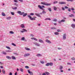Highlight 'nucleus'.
Masks as SVG:
<instances>
[{"label": "nucleus", "instance_id": "nucleus-43", "mask_svg": "<svg viewBox=\"0 0 75 75\" xmlns=\"http://www.w3.org/2000/svg\"><path fill=\"white\" fill-rule=\"evenodd\" d=\"M25 68H26V69H28L29 68V67L27 66H25Z\"/></svg>", "mask_w": 75, "mask_h": 75}, {"label": "nucleus", "instance_id": "nucleus-24", "mask_svg": "<svg viewBox=\"0 0 75 75\" xmlns=\"http://www.w3.org/2000/svg\"><path fill=\"white\" fill-rule=\"evenodd\" d=\"M25 49L27 51H30V49L28 47H25Z\"/></svg>", "mask_w": 75, "mask_h": 75}, {"label": "nucleus", "instance_id": "nucleus-22", "mask_svg": "<svg viewBox=\"0 0 75 75\" xmlns=\"http://www.w3.org/2000/svg\"><path fill=\"white\" fill-rule=\"evenodd\" d=\"M51 29L52 30H56V29H57L56 28H55L54 27H52L51 28Z\"/></svg>", "mask_w": 75, "mask_h": 75}, {"label": "nucleus", "instance_id": "nucleus-62", "mask_svg": "<svg viewBox=\"0 0 75 75\" xmlns=\"http://www.w3.org/2000/svg\"><path fill=\"white\" fill-rule=\"evenodd\" d=\"M9 75H12V73L11 72H10L9 74Z\"/></svg>", "mask_w": 75, "mask_h": 75}, {"label": "nucleus", "instance_id": "nucleus-14", "mask_svg": "<svg viewBox=\"0 0 75 75\" xmlns=\"http://www.w3.org/2000/svg\"><path fill=\"white\" fill-rule=\"evenodd\" d=\"M35 15L36 16H38V17H41V15H40V14H38L37 13H35Z\"/></svg>", "mask_w": 75, "mask_h": 75}, {"label": "nucleus", "instance_id": "nucleus-60", "mask_svg": "<svg viewBox=\"0 0 75 75\" xmlns=\"http://www.w3.org/2000/svg\"><path fill=\"white\" fill-rule=\"evenodd\" d=\"M35 38H31V39H32V40H34Z\"/></svg>", "mask_w": 75, "mask_h": 75}, {"label": "nucleus", "instance_id": "nucleus-55", "mask_svg": "<svg viewBox=\"0 0 75 75\" xmlns=\"http://www.w3.org/2000/svg\"><path fill=\"white\" fill-rule=\"evenodd\" d=\"M57 32H61V31H60V30L59 29H57Z\"/></svg>", "mask_w": 75, "mask_h": 75}, {"label": "nucleus", "instance_id": "nucleus-15", "mask_svg": "<svg viewBox=\"0 0 75 75\" xmlns=\"http://www.w3.org/2000/svg\"><path fill=\"white\" fill-rule=\"evenodd\" d=\"M37 57H42V55L40 54H38L36 55Z\"/></svg>", "mask_w": 75, "mask_h": 75}, {"label": "nucleus", "instance_id": "nucleus-47", "mask_svg": "<svg viewBox=\"0 0 75 75\" xmlns=\"http://www.w3.org/2000/svg\"><path fill=\"white\" fill-rule=\"evenodd\" d=\"M40 62L41 64H43L44 63V62L43 61H40Z\"/></svg>", "mask_w": 75, "mask_h": 75}, {"label": "nucleus", "instance_id": "nucleus-11", "mask_svg": "<svg viewBox=\"0 0 75 75\" xmlns=\"http://www.w3.org/2000/svg\"><path fill=\"white\" fill-rule=\"evenodd\" d=\"M39 41L40 42H41V43H42L43 44H44V41L43 40H39Z\"/></svg>", "mask_w": 75, "mask_h": 75}, {"label": "nucleus", "instance_id": "nucleus-42", "mask_svg": "<svg viewBox=\"0 0 75 75\" xmlns=\"http://www.w3.org/2000/svg\"><path fill=\"white\" fill-rule=\"evenodd\" d=\"M3 54H4V55H6V54H7L6 52H5L4 51L3 52Z\"/></svg>", "mask_w": 75, "mask_h": 75}, {"label": "nucleus", "instance_id": "nucleus-30", "mask_svg": "<svg viewBox=\"0 0 75 75\" xmlns=\"http://www.w3.org/2000/svg\"><path fill=\"white\" fill-rule=\"evenodd\" d=\"M50 65L49 63H47L46 65L45 66H47V67H48Z\"/></svg>", "mask_w": 75, "mask_h": 75}, {"label": "nucleus", "instance_id": "nucleus-3", "mask_svg": "<svg viewBox=\"0 0 75 75\" xmlns=\"http://www.w3.org/2000/svg\"><path fill=\"white\" fill-rule=\"evenodd\" d=\"M41 4L43 5H45V6H51V4H47L45 2H42Z\"/></svg>", "mask_w": 75, "mask_h": 75}, {"label": "nucleus", "instance_id": "nucleus-21", "mask_svg": "<svg viewBox=\"0 0 75 75\" xmlns=\"http://www.w3.org/2000/svg\"><path fill=\"white\" fill-rule=\"evenodd\" d=\"M14 6H15L16 7H18V5L16 3H14Z\"/></svg>", "mask_w": 75, "mask_h": 75}, {"label": "nucleus", "instance_id": "nucleus-44", "mask_svg": "<svg viewBox=\"0 0 75 75\" xmlns=\"http://www.w3.org/2000/svg\"><path fill=\"white\" fill-rule=\"evenodd\" d=\"M12 45H13V46H15V47L16 46V44H15L14 43H12Z\"/></svg>", "mask_w": 75, "mask_h": 75}, {"label": "nucleus", "instance_id": "nucleus-64", "mask_svg": "<svg viewBox=\"0 0 75 75\" xmlns=\"http://www.w3.org/2000/svg\"><path fill=\"white\" fill-rule=\"evenodd\" d=\"M42 75H46V74H45V73H43L42 74Z\"/></svg>", "mask_w": 75, "mask_h": 75}, {"label": "nucleus", "instance_id": "nucleus-6", "mask_svg": "<svg viewBox=\"0 0 75 75\" xmlns=\"http://www.w3.org/2000/svg\"><path fill=\"white\" fill-rule=\"evenodd\" d=\"M34 44L36 46H38V47H40V44L37 42L34 43Z\"/></svg>", "mask_w": 75, "mask_h": 75}, {"label": "nucleus", "instance_id": "nucleus-54", "mask_svg": "<svg viewBox=\"0 0 75 75\" xmlns=\"http://www.w3.org/2000/svg\"><path fill=\"white\" fill-rule=\"evenodd\" d=\"M62 10H65V8H64L62 7Z\"/></svg>", "mask_w": 75, "mask_h": 75}, {"label": "nucleus", "instance_id": "nucleus-12", "mask_svg": "<svg viewBox=\"0 0 75 75\" xmlns=\"http://www.w3.org/2000/svg\"><path fill=\"white\" fill-rule=\"evenodd\" d=\"M6 58H7V59H11V57L8 56H6Z\"/></svg>", "mask_w": 75, "mask_h": 75}, {"label": "nucleus", "instance_id": "nucleus-4", "mask_svg": "<svg viewBox=\"0 0 75 75\" xmlns=\"http://www.w3.org/2000/svg\"><path fill=\"white\" fill-rule=\"evenodd\" d=\"M17 13L18 14H19V15H20L21 16H22V15H23L24 14V12H21V11H18L17 12Z\"/></svg>", "mask_w": 75, "mask_h": 75}, {"label": "nucleus", "instance_id": "nucleus-52", "mask_svg": "<svg viewBox=\"0 0 75 75\" xmlns=\"http://www.w3.org/2000/svg\"><path fill=\"white\" fill-rule=\"evenodd\" d=\"M65 8H66V9L68 8V7L67 6H65Z\"/></svg>", "mask_w": 75, "mask_h": 75}, {"label": "nucleus", "instance_id": "nucleus-37", "mask_svg": "<svg viewBox=\"0 0 75 75\" xmlns=\"http://www.w3.org/2000/svg\"><path fill=\"white\" fill-rule=\"evenodd\" d=\"M6 52H11V51L10 50H6Z\"/></svg>", "mask_w": 75, "mask_h": 75}, {"label": "nucleus", "instance_id": "nucleus-53", "mask_svg": "<svg viewBox=\"0 0 75 75\" xmlns=\"http://www.w3.org/2000/svg\"><path fill=\"white\" fill-rule=\"evenodd\" d=\"M28 73H29V74H30V73H31V72H30V70H28Z\"/></svg>", "mask_w": 75, "mask_h": 75}, {"label": "nucleus", "instance_id": "nucleus-28", "mask_svg": "<svg viewBox=\"0 0 75 75\" xmlns=\"http://www.w3.org/2000/svg\"><path fill=\"white\" fill-rule=\"evenodd\" d=\"M2 16H5L6 15H5V13H4V12H2Z\"/></svg>", "mask_w": 75, "mask_h": 75}, {"label": "nucleus", "instance_id": "nucleus-8", "mask_svg": "<svg viewBox=\"0 0 75 75\" xmlns=\"http://www.w3.org/2000/svg\"><path fill=\"white\" fill-rule=\"evenodd\" d=\"M30 54H26L24 55V57H28V56H30Z\"/></svg>", "mask_w": 75, "mask_h": 75}, {"label": "nucleus", "instance_id": "nucleus-46", "mask_svg": "<svg viewBox=\"0 0 75 75\" xmlns=\"http://www.w3.org/2000/svg\"><path fill=\"white\" fill-rule=\"evenodd\" d=\"M11 13L12 15H13H13H14V12H11Z\"/></svg>", "mask_w": 75, "mask_h": 75}, {"label": "nucleus", "instance_id": "nucleus-17", "mask_svg": "<svg viewBox=\"0 0 75 75\" xmlns=\"http://www.w3.org/2000/svg\"><path fill=\"white\" fill-rule=\"evenodd\" d=\"M20 71L21 72H23V71H24V69L23 68L20 69Z\"/></svg>", "mask_w": 75, "mask_h": 75}, {"label": "nucleus", "instance_id": "nucleus-19", "mask_svg": "<svg viewBox=\"0 0 75 75\" xmlns=\"http://www.w3.org/2000/svg\"><path fill=\"white\" fill-rule=\"evenodd\" d=\"M69 17H75L74 16V15L73 14H71V15H69Z\"/></svg>", "mask_w": 75, "mask_h": 75}, {"label": "nucleus", "instance_id": "nucleus-50", "mask_svg": "<svg viewBox=\"0 0 75 75\" xmlns=\"http://www.w3.org/2000/svg\"><path fill=\"white\" fill-rule=\"evenodd\" d=\"M30 35L31 36V37H34V35L33 34H31Z\"/></svg>", "mask_w": 75, "mask_h": 75}, {"label": "nucleus", "instance_id": "nucleus-38", "mask_svg": "<svg viewBox=\"0 0 75 75\" xmlns=\"http://www.w3.org/2000/svg\"><path fill=\"white\" fill-rule=\"evenodd\" d=\"M21 40H23V41L25 40V38H24V37H23L22 38Z\"/></svg>", "mask_w": 75, "mask_h": 75}, {"label": "nucleus", "instance_id": "nucleus-18", "mask_svg": "<svg viewBox=\"0 0 75 75\" xmlns=\"http://www.w3.org/2000/svg\"><path fill=\"white\" fill-rule=\"evenodd\" d=\"M11 58L13 59H16V57L14 56H12Z\"/></svg>", "mask_w": 75, "mask_h": 75}, {"label": "nucleus", "instance_id": "nucleus-31", "mask_svg": "<svg viewBox=\"0 0 75 75\" xmlns=\"http://www.w3.org/2000/svg\"><path fill=\"white\" fill-rule=\"evenodd\" d=\"M62 68H63V67L62 66H60L59 68V69L60 70H62Z\"/></svg>", "mask_w": 75, "mask_h": 75}, {"label": "nucleus", "instance_id": "nucleus-29", "mask_svg": "<svg viewBox=\"0 0 75 75\" xmlns=\"http://www.w3.org/2000/svg\"><path fill=\"white\" fill-rule=\"evenodd\" d=\"M23 17H25L27 15V13H24L23 14Z\"/></svg>", "mask_w": 75, "mask_h": 75}, {"label": "nucleus", "instance_id": "nucleus-25", "mask_svg": "<svg viewBox=\"0 0 75 75\" xmlns=\"http://www.w3.org/2000/svg\"><path fill=\"white\" fill-rule=\"evenodd\" d=\"M49 65L50 66H52L53 65V63L50 62L49 63Z\"/></svg>", "mask_w": 75, "mask_h": 75}, {"label": "nucleus", "instance_id": "nucleus-45", "mask_svg": "<svg viewBox=\"0 0 75 75\" xmlns=\"http://www.w3.org/2000/svg\"><path fill=\"white\" fill-rule=\"evenodd\" d=\"M34 14L33 13H31L30 14V16H34Z\"/></svg>", "mask_w": 75, "mask_h": 75}, {"label": "nucleus", "instance_id": "nucleus-59", "mask_svg": "<svg viewBox=\"0 0 75 75\" xmlns=\"http://www.w3.org/2000/svg\"><path fill=\"white\" fill-rule=\"evenodd\" d=\"M71 10H72V11H74V10H75V9L73 8H71Z\"/></svg>", "mask_w": 75, "mask_h": 75}, {"label": "nucleus", "instance_id": "nucleus-5", "mask_svg": "<svg viewBox=\"0 0 75 75\" xmlns=\"http://www.w3.org/2000/svg\"><path fill=\"white\" fill-rule=\"evenodd\" d=\"M59 4H65L66 2L64 1L59 2Z\"/></svg>", "mask_w": 75, "mask_h": 75}, {"label": "nucleus", "instance_id": "nucleus-33", "mask_svg": "<svg viewBox=\"0 0 75 75\" xmlns=\"http://www.w3.org/2000/svg\"><path fill=\"white\" fill-rule=\"evenodd\" d=\"M12 8L13 10H16V9H17V7H15L14 8Z\"/></svg>", "mask_w": 75, "mask_h": 75}, {"label": "nucleus", "instance_id": "nucleus-63", "mask_svg": "<svg viewBox=\"0 0 75 75\" xmlns=\"http://www.w3.org/2000/svg\"><path fill=\"white\" fill-rule=\"evenodd\" d=\"M72 12L73 13H74V14H75V12L74 11H72Z\"/></svg>", "mask_w": 75, "mask_h": 75}, {"label": "nucleus", "instance_id": "nucleus-61", "mask_svg": "<svg viewBox=\"0 0 75 75\" xmlns=\"http://www.w3.org/2000/svg\"><path fill=\"white\" fill-rule=\"evenodd\" d=\"M34 40H35V41H38V40L35 38V39Z\"/></svg>", "mask_w": 75, "mask_h": 75}, {"label": "nucleus", "instance_id": "nucleus-20", "mask_svg": "<svg viewBox=\"0 0 75 75\" xmlns=\"http://www.w3.org/2000/svg\"><path fill=\"white\" fill-rule=\"evenodd\" d=\"M53 7H54V10L55 11H56V10H57V7H56V6H54Z\"/></svg>", "mask_w": 75, "mask_h": 75}, {"label": "nucleus", "instance_id": "nucleus-48", "mask_svg": "<svg viewBox=\"0 0 75 75\" xmlns=\"http://www.w3.org/2000/svg\"><path fill=\"white\" fill-rule=\"evenodd\" d=\"M71 59L73 60H75V58L74 57H72L71 58Z\"/></svg>", "mask_w": 75, "mask_h": 75}, {"label": "nucleus", "instance_id": "nucleus-27", "mask_svg": "<svg viewBox=\"0 0 75 75\" xmlns=\"http://www.w3.org/2000/svg\"><path fill=\"white\" fill-rule=\"evenodd\" d=\"M59 33L58 32H56L54 33V34H55V35H59Z\"/></svg>", "mask_w": 75, "mask_h": 75}, {"label": "nucleus", "instance_id": "nucleus-36", "mask_svg": "<svg viewBox=\"0 0 75 75\" xmlns=\"http://www.w3.org/2000/svg\"><path fill=\"white\" fill-rule=\"evenodd\" d=\"M9 33H10V34H14V32H13V31H10L9 32Z\"/></svg>", "mask_w": 75, "mask_h": 75}, {"label": "nucleus", "instance_id": "nucleus-39", "mask_svg": "<svg viewBox=\"0 0 75 75\" xmlns=\"http://www.w3.org/2000/svg\"><path fill=\"white\" fill-rule=\"evenodd\" d=\"M48 10L49 11H51V8H49L48 9Z\"/></svg>", "mask_w": 75, "mask_h": 75}, {"label": "nucleus", "instance_id": "nucleus-51", "mask_svg": "<svg viewBox=\"0 0 75 75\" xmlns=\"http://www.w3.org/2000/svg\"><path fill=\"white\" fill-rule=\"evenodd\" d=\"M14 2H16V3H18V2L17 1V0H14Z\"/></svg>", "mask_w": 75, "mask_h": 75}, {"label": "nucleus", "instance_id": "nucleus-58", "mask_svg": "<svg viewBox=\"0 0 75 75\" xmlns=\"http://www.w3.org/2000/svg\"><path fill=\"white\" fill-rule=\"evenodd\" d=\"M58 50H62V48H60L59 47H58Z\"/></svg>", "mask_w": 75, "mask_h": 75}, {"label": "nucleus", "instance_id": "nucleus-57", "mask_svg": "<svg viewBox=\"0 0 75 75\" xmlns=\"http://www.w3.org/2000/svg\"><path fill=\"white\" fill-rule=\"evenodd\" d=\"M31 75H33V72H31L30 73Z\"/></svg>", "mask_w": 75, "mask_h": 75}, {"label": "nucleus", "instance_id": "nucleus-34", "mask_svg": "<svg viewBox=\"0 0 75 75\" xmlns=\"http://www.w3.org/2000/svg\"><path fill=\"white\" fill-rule=\"evenodd\" d=\"M22 30H23L24 31V32H27V30L24 29H23Z\"/></svg>", "mask_w": 75, "mask_h": 75}, {"label": "nucleus", "instance_id": "nucleus-32", "mask_svg": "<svg viewBox=\"0 0 75 75\" xmlns=\"http://www.w3.org/2000/svg\"><path fill=\"white\" fill-rule=\"evenodd\" d=\"M6 48H7V49H8V50H11V48H10V47L8 46H6Z\"/></svg>", "mask_w": 75, "mask_h": 75}, {"label": "nucleus", "instance_id": "nucleus-16", "mask_svg": "<svg viewBox=\"0 0 75 75\" xmlns=\"http://www.w3.org/2000/svg\"><path fill=\"white\" fill-rule=\"evenodd\" d=\"M6 18L7 20H10L11 18V16H9L8 17H7Z\"/></svg>", "mask_w": 75, "mask_h": 75}, {"label": "nucleus", "instance_id": "nucleus-1", "mask_svg": "<svg viewBox=\"0 0 75 75\" xmlns=\"http://www.w3.org/2000/svg\"><path fill=\"white\" fill-rule=\"evenodd\" d=\"M38 7L40 8V9H41V10H43V11L42 12V13L43 14H46V12L45 11V9H44L42 8H45V6H41V5H38Z\"/></svg>", "mask_w": 75, "mask_h": 75}, {"label": "nucleus", "instance_id": "nucleus-2", "mask_svg": "<svg viewBox=\"0 0 75 75\" xmlns=\"http://www.w3.org/2000/svg\"><path fill=\"white\" fill-rule=\"evenodd\" d=\"M28 17H29V18H30V20H32V21L35 20V18H37V17L35 16L33 17V18H32L31 16H30V15L28 16Z\"/></svg>", "mask_w": 75, "mask_h": 75}, {"label": "nucleus", "instance_id": "nucleus-26", "mask_svg": "<svg viewBox=\"0 0 75 75\" xmlns=\"http://www.w3.org/2000/svg\"><path fill=\"white\" fill-rule=\"evenodd\" d=\"M45 20H51V18H46L45 19Z\"/></svg>", "mask_w": 75, "mask_h": 75}, {"label": "nucleus", "instance_id": "nucleus-56", "mask_svg": "<svg viewBox=\"0 0 75 75\" xmlns=\"http://www.w3.org/2000/svg\"><path fill=\"white\" fill-rule=\"evenodd\" d=\"M45 73H46V74H47V75H49V72H45Z\"/></svg>", "mask_w": 75, "mask_h": 75}, {"label": "nucleus", "instance_id": "nucleus-49", "mask_svg": "<svg viewBox=\"0 0 75 75\" xmlns=\"http://www.w3.org/2000/svg\"><path fill=\"white\" fill-rule=\"evenodd\" d=\"M67 65H72L70 63H67Z\"/></svg>", "mask_w": 75, "mask_h": 75}, {"label": "nucleus", "instance_id": "nucleus-23", "mask_svg": "<svg viewBox=\"0 0 75 75\" xmlns=\"http://www.w3.org/2000/svg\"><path fill=\"white\" fill-rule=\"evenodd\" d=\"M2 72L4 74H6V72H5V70H4L2 69Z\"/></svg>", "mask_w": 75, "mask_h": 75}, {"label": "nucleus", "instance_id": "nucleus-41", "mask_svg": "<svg viewBox=\"0 0 75 75\" xmlns=\"http://www.w3.org/2000/svg\"><path fill=\"white\" fill-rule=\"evenodd\" d=\"M56 3H58V1H55L53 2V4H56Z\"/></svg>", "mask_w": 75, "mask_h": 75}, {"label": "nucleus", "instance_id": "nucleus-7", "mask_svg": "<svg viewBox=\"0 0 75 75\" xmlns=\"http://www.w3.org/2000/svg\"><path fill=\"white\" fill-rule=\"evenodd\" d=\"M45 41L46 42L49 43V44H51V43H52V42H51L50 40H49L48 39H46L45 40Z\"/></svg>", "mask_w": 75, "mask_h": 75}, {"label": "nucleus", "instance_id": "nucleus-9", "mask_svg": "<svg viewBox=\"0 0 75 75\" xmlns=\"http://www.w3.org/2000/svg\"><path fill=\"white\" fill-rule=\"evenodd\" d=\"M20 27L21 28H25V26L24 24H22L20 25Z\"/></svg>", "mask_w": 75, "mask_h": 75}, {"label": "nucleus", "instance_id": "nucleus-13", "mask_svg": "<svg viewBox=\"0 0 75 75\" xmlns=\"http://www.w3.org/2000/svg\"><path fill=\"white\" fill-rule=\"evenodd\" d=\"M71 27H72V28H75V25L74 24H72L71 25Z\"/></svg>", "mask_w": 75, "mask_h": 75}, {"label": "nucleus", "instance_id": "nucleus-35", "mask_svg": "<svg viewBox=\"0 0 75 75\" xmlns=\"http://www.w3.org/2000/svg\"><path fill=\"white\" fill-rule=\"evenodd\" d=\"M65 20L64 19H62L61 20V22L62 23L63 22H65Z\"/></svg>", "mask_w": 75, "mask_h": 75}, {"label": "nucleus", "instance_id": "nucleus-10", "mask_svg": "<svg viewBox=\"0 0 75 75\" xmlns=\"http://www.w3.org/2000/svg\"><path fill=\"white\" fill-rule=\"evenodd\" d=\"M66 39V34H64L63 36V40H65Z\"/></svg>", "mask_w": 75, "mask_h": 75}, {"label": "nucleus", "instance_id": "nucleus-40", "mask_svg": "<svg viewBox=\"0 0 75 75\" xmlns=\"http://www.w3.org/2000/svg\"><path fill=\"white\" fill-rule=\"evenodd\" d=\"M53 21H55V22L57 21V19H54L53 20Z\"/></svg>", "mask_w": 75, "mask_h": 75}]
</instances>
